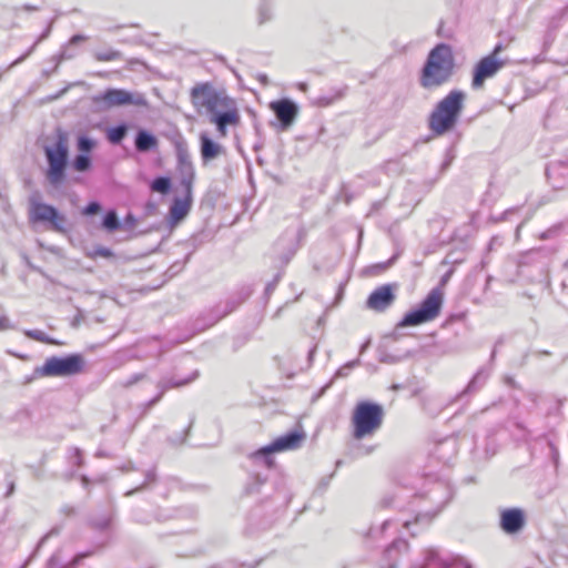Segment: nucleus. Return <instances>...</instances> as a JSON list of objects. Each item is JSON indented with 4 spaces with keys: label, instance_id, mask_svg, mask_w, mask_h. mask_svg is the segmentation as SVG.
Segmentation results:
<instances>
[{
    "label": "nucleus",
    "instance_id": "obj_1",
    "mask_svg": "<svg viewBox=\"0 0 568 568\" xmlns=\"http://www.w3.org/2000/svg\"><path fill=\"white\" fill-rule=\"evenodd\" d=\"M455 70V57L449 44L438 43L428 53L422 68L419 84L424 89L438 88L450 81Z\"/></svg>",
    "mask_w": 568,
    "mask_h": 568
},
{
    "label": "nucleus",
    "instance_id": "obj_2",
    "mask_svg": "<svg viewBox=\"0 0 568 568\" xmlns=\"http://www.w3.org/2000/svg\"><path fill=\"white\" fill-rule=\"evenodd\" d=\"M466 97L464 91L455 89L435 104L427 119L428 129L435 135H444L457 125Z\"/></svg>",
    "mask_w": 568,
    "mask_h": 568
},
{
    "label": "nucleus",
    "instance_id": "obj_3",
    "mask_svg": "<svg viewBox=\"0 0 568 568\" xmlns=\"http://www.w3.org/2000/svg\"><path fill=\"white\" fill-rule=\"evenodd\" d=\"M384 409L382 405L372 402H359L352 416L353 436L363 439L373 436L382 426Z\"/></svg>",
    "mask_w": 568,
    "mask_h": 568
},
{
    "label": "nucleus",
    "instance_id": "obj_4",
    "mask_svg": "<svg viewBox=\"0 0 568 568\" xmlns=\"http://www.w3.org/2000/svg\"><path fill=\"white\" fill-rule=\"evenodd\" d=\"M44 155L48 163L45 179L51 186L58 187L65 180L69 160L68 140L64 132L59 131L55 143L44 148Z\"/></svg>",
    "mask_w": 568,
    "mask_h": 568
},
{
    "label": "nucleus",
    "instance_id": "obj_5",
    "mask_svg": "<svg viewBox=\"0 0 568 568\" xmlns=\"http://www.w3.org/2000/svg\"><path fill=\"white\" fill-rule=\"evenodd\" d=\"M193 106L200 113L204 110L206 113L219 109H227L233 104V100L227 97L224 90H217L211 82L196 83L190 92Z\"/></svg>",
    "mask_w": 568,
    "mask_h": 568
},
{
    "label": "nucleus",
    "instance_id": "obj_6",
    "mask_svg": "<svg viewBox=\"0 0 568 568\" xmlns=\"http://www.w3.org/2000/svg\"><path fill=\"white\" fill-rule=\"evenodd\" d=\"M444 294L439 288H433L422 301L418 307L407 312L398 327L418 326L420 324L435 320L442 311Z\"/></svg>",
    "mask_w": 568,
    "mask_h": 568
},
{
    "label": "nucleus",
    "instance_id": "obj_7",
    "mask_svg": "<svg viewBox=\"0 0 568 568\" xmlns=\"http://www.w3.org/2000/svg\"><path fill=\"white\" fill-rule=\"evenodd\" d=\"M304 439V432L291 430L287 434L273 440L270 445H266L252 453L251 458L254 462L263 463L267 468H272L274 466V459L272 456L274 453L296 449L302 445Z\"/></svg>",
    "mask_w": 568,
    "mask_h": 568
},
{
    "label": "nucleus",
    "instance_id": "obj_8",
    "mask_svg": "<svg viewBox=\"0 0 568 568\" xmlns=\"http://www.w3.org/2000/svg\"><path fill=\"white\" fill-rule=\"evenodd\" d=\"M92 102L100 110L123 105L149 106V102L143 93L114 88L106 89L104 92L92 97Z\"/></svg>",
    "mask_w": 568,
    "mask_h": 568
},
{
    "label": "nucleus",
    "instance_id": "obj_9",
    "mask_svg": "<svg viewBox=\"0 0 568 568\" xmlns=\"http://www.w3.org/2000/svg\"><path fill=\"white\" fill-rule=\"evenodd\" d=\"M426 497L433 505L432 508L418 507L414 521L406 520L404 527L409 529L412 525L420 524L427 526L443 510L452 498L450 490L443 484L434 485L427 493Z\"/></svg>",
    "mask_w": 568,
    "mask_h": 568
},
{
    "label": "nucleus",
    "instance_id": "obj_10",
    "mask_svg": "<svg viewBox=\"0 0 568 568\" xmlns=\"http://www.w3.org/2000/svg\"><path fill=\"white\" fill-rule=\"evenodd\" d=\"M513 40L514 38H509L507 44L498 42L490 54L481 58L476 63L471 78V88L474 90L481 89L485 84V81L496 75L497 72L505 65L506 62L501 59H498V54L503 52Z\"/></svg>",
    "mask_w": 568,
    "mask_h": 568
},
{
    "label": "nucleus",
    "instance_id": "obj_11",
    "mask_svg": "<svg viewBox=\"0 0 568 568\" xmlns=\"http://www.w3.org/2000/svg\"><path fill=\"white\" fill-rule=\"evenodd\" d=\"M84 364L85 362L81 354H69L63 357L51 356L36 372L41 376L48 377L73 376L83 371Z\"/></svg>",
    "mask_w": 568,
    "mask_h": 568
},
{
    "label": "nucleus",
    "instance_id": "obj_12",
    "mask_svg": "<svg viewBox=\"0 0 568 568\" xmlns=\"http://www.w3.org/2000/svg\"><path fill=\"white\" fill-rule=\"evenodd\" d=\"M30 203V221L33 223L48 222L50 229L59 232H65L67 217L61 214L54 206L39 201V195H32Z\"/></svg>",
    "mask_w": 568,
    "mask_h": 568
},
{
    "label": "nucleus",
    "instance_id": "obj_13",
    "mask_svg": "<svg viewBox=\"0 0 568 568\" xmlns=\"http://www.w3.org/2000/svg\"><path fill=\"white\" fill-rule=\"evenodd\" d=\"M175 154L178 159V172L182 187L193 189L195 171L189 152L187 143L180 139L175 142Z\"/></svg>",
    "mask_w": 568,
    "mask_h": 568
},
{
    "label": "nucleus",
    "instance_id": "obj_14",
    "mask_svg": "<svg viewBox=\"0 0 568 568\" xmlns=\"http://www.w3.org/2000/svg\"><path fill=\"white\" fill-rule=\"evenodd\" d=\"M268 106L278 122L277 124L272 123V125H277L281 131L288 130L298 115V105L288 98L272 101Z\"/></svg>",
    "mask_w": 568,
    "mask_h": 568
},
{
    "label": "nucleus",
    "instance_id": "obj_15",
    "mask_svg": "<svg viewBox=\"0 0 568 568\" xmlns=\"http://www.w3.org/2000/svg\"><path fill=\"white\" fill-rule=\"evenodd\" d=\"M395 287L396 286L393 284H385L374 290L366 301L367 308L375 312H384L387 310L396 298L394 293Z\"/></svg>",
    "mask_w": 568,
    "mask_h": 568
},
{
    "label": "nucleus",
    "instance_id": "obj_16",
    "mask_svg": "<svg viewBox=\"0 0 568 568\" xmlns=\"http://www.w3.org/2000/svg\"><path fill=\"white\" fill-rule=\"evenodd\" d=\"M199 376H200V373L196 369L194 372H192V374L190 376L184 377V378L178 377L175 375H172V376L164 375V376H162L159 379L158 384H156V388L159 389V393H158V395L154 398H152L148 403V406L152 407L153 405L159 403L161 400V398L163 397V395L169 389H171V388H180V387L186 386V385L191 384L192 382H194Z\"/></svg>",
    "mask_w": 568,
    "mask_h": 568
},
{
    "label": "nucleus",
    "instance_id": "obj_17",
    "mask_svg": "<svg viewBox=\"0 0 568 568\" xmlns=\"http://www.w3.org/2000/svg\"><path fill=\"white\" fill-rule=\"evenodd\" d=\"M526 525L525 511L520 508H506L500 511L499 526L508 535L518 534Z\"/></svg>",
    "mask_w": 568,
    "mask_h": 568
},
{
    "label": "nucleus",
    "instance_id": "obj_18",
    "mask_svg": "<svg viewBox=\"0 0 568 568\" xmlns=\"http://www.w3.org/2000/svg\"><path fill=\"white\" fill-rule=\"evenodd\" d=\"M192 190L182 187V197H174L170 206V219L172 223L181 222L190 212L192 205Z\"/></svg>",
    "mask_w": 568,
    "mask_h": 568
},
{
    "label": "nucleus",
    "instance_id": "obj_19",
    "mask_svg": "<svg viewBox=\"0 0 568 568\" xmlns=\"http://www.w3.org/2000/svg\"><path fill=\"white\" fill-rule=\"evenodd\" d=\"M200 153L204 164L213 161L224 153V148L213 141L206 132L200 134Z\"/></svg>",
    "mask_w": 568,
    "mask_h": 568
},
{
    "label": "nucleus",
    "instance_id": "obj_20",
    "mask_svg": "<svg viewBox=\"0 0 568 568\" xmlns=\"http://www.w3.org/2000/svg\"><path fill=\"white\" fill-rule=\"evenodd\" d=\"M136 151L145 153L158 146V139L151 132L140 129L134 139Z\"/></svg>",
    "mask_w": 568,
    "mask_h": 568
},
{
    "label": "nucleus",
    "instance_id": "obj_21",
    "mask_svg": "<svg viewBox=\"0 0 568 568\" xmlns=\"http://www.w3.org/2000/svg\"><path fill=\"white\" fill-rule=\"evenodd\" d=\"M240 121V115L237 110L234 108V103L224 109V111L216 110L211 113L210 122H219L222 125H235Z\"/></svg>",
    "mask_w": 568,
    "mask_h": 568
},
{
    "label": "nucleus",
    "instance_id": "obj_22",
    "mask_svg": "<svg viewBox=\"0 0 568 568\" xmlns=\"http://www.w3.org/2000/svg\"><path fill=\"white\" fill-rule=\"evenodd\" d=\"M243 300L241 298H234L231 297L227 301H225L223 304L216 305L212 313H213V321L210 325L216 323L217 321L222 320L233 311H235L239 305L242 303Z\"/></svg>",
    "mask_w": 568,
    "mask_h": 568
},
{
    "label": "nucleus",
    "instance_id": "obj_23",
    "mask_svg": "<svg viewBox=\"0 0 568 568\" xmlns=\"http://www.w3.org/2000/svg\"><path fill=\"white\" fill-rule=\"evenodd\" d=\"M408 544L404 539H395L386 549L385 557L392 562H389L388 568H397V555L402 551H407Z\"/></svg>",
    "mask_w": 568,
    "mask_h": 568
},
{
    "label": "nucleus",
    "instance_id": "obj_24",
    "mask_svg": "<svg viewBox=\"0 0 568 568\" xmlns=\"http://www.w3.org/2000/svg\"><path fill=\"white\" fill-rule=\"evenodd\" d=\"M129 126L121 123L106 130V139L111 144H120L126 136Z\"/></svg>",
    "mask_w": 568,
    "mask_h": 568
},
{
    "label": "nucleus",
    "instance_id": "obj_25",
    "mask_svg": "<svg viewBox=\"0 0 568 568\" xmlns=\"http://www.w3.org/2000/svg\"><path fill=\"white\" fill-rule=\"evenodd\" d=\"M359 363H361L359 358H356L354 361L347 362L345 365L339 367L336 371L333 378L325 386L322 387L318 396L323 395L332 386V384L334 383V381L336 378L346 377L348 375L349 371L353 369L354 367L358 366Z\"/></svg>",
    "mask_w": 568,
    "mask_h": 568
},
{
    "label": "nucleus",
    "instance_id": "obj_26",
    "mask_svg": "<svg viewBox=\"0 0 568 568\" xmlns=\"http://www.w3.org/2000/svg\"><path fill=\"white\" fill-rule=\"evenodd\" d=\"M488 375H489V373L486 372L484 368L479 369L475 374V376L470 379V382L468 383L464 393L476 392L478 388H480L485 384L486 379L488 378Z\"/></svg>",
    "mask_w": 568,
    "mask_h": 568
},
{
    "label": "nucleus",
    "instance_id": "obj_27",
    "mask_svg": "<svg viewBox=\"0 0 568 568\" xmlns=\"http://www.w3.org/2000/svg\"><path fill=\"white\" fill-rule=\"evenodd\" d=\"M93 58L99 62H110L120 60L122 53L114 49L97 50L93 52Z\"/></svg>",
    "mask_w": 568,
    "mask_h": 568
},
{
    "label": "nucleus",
    "instance_id": "obj_28",
    "mask_svg": "<svg viewBox=\"0 0 568 568\" xmlns=\"http://www.w3.org/2000/svg\"><path fill=\"white\" fill-rule=\"evenodd\" d=\"M102 227L110 233L120 229V221L114 210H110L105 213L102 220Z\"/></svg>",
    "mask_w": 568,
    "mask_h": 568
},
{
    "label": "nucleus",
    "instance_id": "obj_29",
    "mask_svg": "<svg viewBox=\"0 0 568 568\" xmlns=\"http://www.w3.org/2000/svg\"><path fill=\"white\" fill-rule=\"evenodd\" d=\"M91 165L92 161L90 155L84 153L77 154L72 161V168L77 172H87L88 170H90Z\"/></svg>",
    "mask_w": 568,
    "mask_h": 568
},
{
    "label": "nucleus",
    "instance_id": "obj_30",
    "mask_svg": "<svg viewBox=\"0 0 568 568\" xmlns=\"http://www.w3.org/2000/svg\"><path fill=\"white\" fill-rule=\"evenodd\" d=\"M444 568H474L473 565L463 556L452 555L449 560H443Z\"/></svg>",
    "mask_w": 568,
    "mask_h": 568
},
{
    "label": "nucleus",
    "instance_id": "obj_31",
    "mask_svg": "<svg viewBox=\"0 0 568 568\" xmlns=\"http://www.w3.org/2000/svg\"><path fill=\"white\" fill-rule=\"evenodd\" d=\"M95 145H97L95 140H93L92 138H90L88 135L80 134L77 138V149H78L79 153L89 154L95 148Z\"/></svg>",
    "mask_w": 568,
    "mask_h": 568
},
{
    "label": "nucleus",
    "instance_id": "obj_32",
    "mask_svg": "<svg viewBox=\"0 0 568 568\" xmlns=\"http://www.w3.org/2000/svg\"><path fill=\"white\" fill-rule=\"evenodd\" d=\"M24 335L31 339L37 341V342L52 344V345H61L60 342L49 337L44 332H42L40 329H28L24 332Z\"/></svg>",
    "mask_w": 568,
    "mask_h": 568
},
{
    "label": "nucleus",
    "instance_id": "obj_33",
    "mask_svg": "<svg viewBox=\"0 0 568 568\" xmlns=\"http://www.w3.org/2000/svg\"><path fill=\"white\" fill-rule=\"evenodd\" d=\"M151 190L161 194H166L171 190V180L166 176H158L151 183Z\"/></svg>",
    "mask_w": 568,
    "mask_h": 568
},
{
    "label": "nucleus",
    "instance_id": "obj_34",
    "mask_svg": "<svg viewBox=\"0 0 568 568\" xmlns=\"http://www.w3.org/2000/svg\"><path fill=\"white\" fill-rule=\"evenodd\" d=\"M51 32V26H49L42 33L41 36L38 38V40L33 43V45L24 53L22 54L21 57H19L18 59H16L10 65H9V69L20 64L22 61H24L34 50V48L37 47V44L39 42H41L42 40L47 39L49 37Z\"/></svg>",
    "mask_w": 568,
    "mask_h": 568
},
{
    "label": "nucleus",
    "instance_id": "obj_35",
    "mask_svg": "<svg viewBox=\"0 0 568 568\" xmlns=\"http://www.w3.org/2000/svg\"><path fill=\"white\" fill-rule=\"evenodd\" d=\"M443 560H449V556L447 558H443L439 551L436 548H429L425 551V566L432 564H437L443 567Z\"/></svg>",
    "mask_w": 568,
    "mask_h": 568
},
{
    "label": "nucleus",
    "instance_id": "obj_36",
    "mask_svg": "<svg viewBox=\"0 0 568 568\" xmlns=\"http://www.w3.org/2000/svg\"><path fill=\"white\" fill-rule=\"evenodd\" d=\"M272 17H273L272 7L266 2L262 3L258 7V11H257L258 24H264V23L268 22L272 19Z\"/></svg>",
    "mask_w": 568,
    "mask_h": 568
},
{
    "label": "nucleus",
    "instance_id": "obj_37",
    "mask_svg": "<svg viewBox=\"0 0 568 568\" xmlns=\"http://www.w3.org/2000/svg\"><path fill=\"white\" fill-rule=\"evenodd\" d=\"M155 477H156V476H155V471H154L153 469H150V470L145 471L143 483H142L140 486H138V487H135V488H133V489L128 490V491L125 493V496H132V495H134V494H136V493L141 491V490H142L144 487H146L150 483L155 481Z\"/></svg>",
    "mask_w": 568,
    "mask_h": 568
},
{
    "label": "nucleus",
    "instance_id": "obj_38",
    "mask_svg": "<svg viewBox=\"0 0 568 568\" xmlns=\"http://www.w3.org/2000/svg\"><path fill=\"white\" fill-rule=\"evenodd\" d=\"M265 479L261 476H254L245 486V493L252 495L258 493L260 487L264 484Z\"/></svg>",
    "mask_w": 568,
    "mask_h": 568
},
{
    "label": "nucleus",
    "instance_id": "obj_39",
    "mask_svg": "<svg viewBox=\"0 0 568 568\" xmlns=\"http://www.w3.org/2000/svg\"><path fill=\"white\" fill-rule=\"evenodd\" d=\"M88 256L91 258H95V257L111 258L114 256V253L105 246H95L92 250V252L88 254Z\"/></svg>",
    "mask_w": 568,
    "mask_h": 568
},
{
    "label": "nucleus",
    "instance_id": "obj_40",
    "mask_svg": "<svg viewBox=\"0 0 568 568\" xmlns=\"http://www.w3.org/2000/svg\"><path fill=\"white\" fill-rule=\"evenodd\" d=\"M398 498L397 493H388L383 496V498L379 500V506L382 508H390L395 506L396 499Z\"/></svg>",
    "mask_w": 568,
    "mask_h": 568
},
{
    "label": "nucleus",
    "instance_id": "obj_41",
    "mask_svg": "<svg viewBox=\"0 0 568 568\" xmlns=\"http://www.w3.org/2000/svg\"><path fill=\"white\" fill-rule=\"evenodd\" d=\"M91 555V551L79 552L73 557V559L68 565L63 566L62 568H73L78 566L81 562V560H83L87 557H90Z\"/></svg>",
    "mask_w": 568,
    "mask_h": 568
},
{
    "label": "nucleus",
    "instance_id": "obj_42",
    "mask_svg": "<svg viewBox=\"0 0 568 568\" xmlns=\"http://www.w3.org/2000/svg\"><path fill=\"white\" fill-rule=\"evenodd\" d=\"M101 211V205L99 202L92 201L90 202L84 209L83 214L84 215H94L98 214Z\"/></svg>",
    "mask_w": 568,
    "mask_h": 568
},
{
    "label": "nucleus",
    "instance_id": "obj_43",
    "mask_svg": "<svg viewBox=\"0 0 568 568\" xmlns=\"http://www.w3.org/2000/svg\"><path fill=\"white\" fill-rule=\"evenodd\" d=\"M190 256H191V253H189L186 256H185V260L184 262L182 263H179V262H175L173 263L170 268H169V272L171 273V275H175L178 274L183 267L184 265L187 263V261L190 260Z\"/></svg>",
    "mask_w": 568,
    "mask_h": 568
},
{
    "label": "nucleus",
    "instance_id": "obj_44",
    "mask_svg": "<svg viewBox=\"0 0 568 568\" xmlns=\"http://www.w3.org/2000/svg\"><path fill=\"white\" fill-rule=\"evenodd\" d=\"M145 378V374L143 373H136L132 375L124 384V387H131L132 385L136 384L138 382Z\"/></svg>",
    "mask_w": 568,
    "mask_h": 568
},
{
    "label": "nucleus",
    "instance_id": "obj_45",
    "mask_svg": "<svg viewBox=\"0 0 568 568\" xmlns=\"http://www.w3.org/2000/svg\"><path fill=\"white\" fill-rule=\"evenodd\" d=\"M74 52L69 51L68 48H63L60 54L57 57L58 63H60L63 60H70L74 58Z\"/></svg>",
    "mask_w": 568,
    "mask_h": 568
},
{
    "label": "nucleus",
    "instance_id": "obj_46",
    "mask_svg": "<svg viewBox=\"0 0 568 568\" xmlns=\"http://www.w3.org/2000/svg\"><path fill=\"white\" fill-rule=\"evenodd\" d=\"M40 8L32 4H23L22 7H14L12 8V11L17 14L20 10H24L28 12H34L38 11Z\"/></svg>",
    "mask_w": 568,
    "mask_h": 568
},
{
    "label": "nucleus",
    "instance_id": "obj_47",
    "mask_svg": "<svg viewBox=\"0 0 568 568\" xmlns=\"http://www.w3.org/2000/svg\"><path fill=\"white\" fill-rule=\"evenodd\" d=\"M110 525V519L109 518H103L101 520H95L93 521V526L99 529V530H104L109 527Z\"/></svg>",
    "mask_w": 568,
    "mask_h": 568
},
{
    "label": "nucleus",
    "instance_id": "obj_48",
    "mask_svg": "<svg viewBox=\"0 0 568 568\" xmlns=\"http://www.w3.org/2000/svg\"><path fill=\"white\" fill-rule=\"evenodd\" d=\"M88 39L87 36H83V34H74L73 37L70 38L69 42H68V45H75V44H79L80 42H83Z\"/></svg>",
    "mask_w": 568,
    "mask_h": 568
},
{
    "label": "nucleus",
    "instance_id": "obj_49",
    "mask_svg": "<svg viewBox=\"0 0 568 568\" xmlns=\"http://www.w3.org/2000/svg\"><path fill=\"white\" fill-rule=\"evenodd\" d=\"M73 457H74V464L78 467H81L83 465V457H82V453L79 448L73 449Z\"/></svg>",
    "mask_w": 568,
    "mask_h": 568
},
{
    "label": "nucleus",
    "instance_id": "obj_50",
    "mask_svg": "<svg viewBox=\"0 0 568 568\" xmlns=\"http://www.w3.org/2000/svg\"><path fill=\"white\" fill-rule=\"evenodd\" d=\"M59 534V529L53 528L48 534H45L39 541L38 547H41L50 537Z\"/></svg>",
    "mask_w": 568,
    "mask_h": 568
},
{
    "label": "nucleus",
    "instance_id": "obj_51",
    "mask_svg": "<svg viewBox=\"0 0 568 568\" xmlns=\"http://www.w3.org/2000/svg\"><path fill=\"white\" fill-rule=\"evenodd\" d=\"M11 328L10 321L7 316L0 317V331L9 329Z\"/></svg>",
    "mask_w": 568,
    "mask_h": 568
},
{
    "label": "nucleus",
    "instance_id": "obj_52",
    "mask_svg": "<svg viewBox=\"0 0 568 568\" xmlns=\"http://www.w3.org/2000/svg\"><path fill=\"white\" fill-rule=\"evenodd\" d=\"M278 280H280V275H276L274 281L266 285L265 291H266L267 294L271 293L275 288L276 283L278 282Z\"/></svg>",
    "mask_w": 568,
    "mask_h": 568
},
{
    "label": "nucleus",
    "instance_id": "obj_53",
    "mask_svg": "<svg viewBox=\"0 0 568 568\" xmlns=\"http://www.w3.org/2000/svg\"><path fill=\"white\" fill-rule=\"evenodd\" d=\"M59 565V558L57 555L51 556L49 559V568H55Z\"/></svg>",
    "mask_w": 568,
    "mask_h": 568
},
{
    "label": "nucleus",
    "instance_id": "obj_54",
    "mask_svg": "<svg viewBox=\"0 0 568 568\" xmlns=\"http://www.w3.org/2000/svg\"><path fill=\"white\" fill-rule=\"evenodd\" d=\"M452 274H453V270H449L448 272H446V273L442 276V278H440V284H442V285H445V284L449 281V278H450Z\"/></svg>",
    "mask_w": 568,
    "mask_h": 568
},
{
    "label": "nucleus",
    "instance_id": "obj_55",
    "mask_svg": "<svg viewBox=\"0 0 568 568\" xmlns=\"http://www.w3.org/2000/svg\"><path fill=\"white\" fill-rule=\"evenodd\" d=\"M213 123L216 125V129H217V131L220 132V134H221L222 136H224V135L226 134V126H227V125H222V124H221V123H219V122H213Z\"/></svg>",
    "mask_w": 568,
    "mask_h": 568
},
{
    "label": "nucleus",
    "instance_id": "obj_56",
    "mask_svg": "<svg viewBox=\"0 0 568 568\" xmlns=\"http://www.w3.org/2000/svg\"><path fill=\"white\" fill-rule=\"evenodd\" d=\"M14 491V483L11 481L8 487L7 496H11Z\"/></svg>",
    "mask_w": 568,
    "mask_h": 568
},
{
    "label": "nucleus",
    "instance_id": "obj_57",
    "mask_svg": "<svg viewBox=\"0 0 568 568\" xmlns=\"http://www.w3.org/2000/svg\"><path fill=\"white\" fill-rule=\"evenodd\" d=\"M33 476L37 480H40L42 478V473L40 470L34 469Z\"/></svg>",
    "mask_w": 568,
    "mask_h": 568
},
{
    "label": "nucleus",
    "instance_id": "obj_58",
    "mask_svg": "<svg viewBox=\"0 0 568 568\" xmlns=\"http://www.w3.org/2000/svg\"><path fill=\"white\" fill-rule=\"evenodd\" d=\"M81 481L83 484L84 487H87L89 485V478L85 476V475H82L81 476Z\"/></svg>",
    "mask_w": 568,
    "mask_h": 568
},
{
    "label": "nucleus",
    "instance_id": "obj_59",
    "mask_svg": "<svg viewBox=\"0 0 568 568\" xmlns=\"http://www.w3.org/2000/svg\"><path fill=\"white\" fill-rule=\"evenodd\" d=\"M316 352V347H313L310 353H308V361L312 362L313 361V357H314V354Z\"/></svg>",
    "mask_w": 568,
    "mask_h": 568
},
{
    "label": "nucleus",
    "instance_id": "obj_60",
    "mask_svg": "<svg viewBox=\"0 0 568 568\" xmlns=\"http://www.w3.org/2000/svg\"><path fill=\"white\" fill-rule=\"evenodd\" d=\"M369 342H366L364 343L362 346H361V349H359V353L363 354L365 352V349L367 348Z\"/></svg>",
    "mask_w": 568,
    "mask_h": 568
},
{
    "label": "nucleus",
    "instance_id": "obj_61",
    "mask_svg": "<svg viewBox=\"0 0 568 568\" xmlns=\"http://www.w3.org/2000/svg\"><path fill=\"white\" fill-rule=\"evenodd\" d=\"M453 158H449L447 161L444 162L443 169H447L450 165Z\"/></svg>",
    "mask_w": 568,
    "mask_h": 568
},
{
    "label": "nucleus",
    "instance_id": "obj_62",
    "mask_svg": "<svg viewBox=\"0 0 568 568\" xmlns=\"http://www.w3.org/2000/svg\"><path fill=\"white\" fill-rule=\"evenodd\" d=\"M394 260H395V256L392 257L387 263L383 264L382 267L386 268L387 266H389L394 262Z\"/></svg>",
    "mask_w": 568,
    "mask_h": 568
},
{
    "label": "nucleus",
    "instance_id": "obj_63",
    "mask_svg": "<svg viewBox=\"0 0 568 568\" xmlns=\"http://www.w3.org/2000/svg\"><path fill=\"white\" fill-rule=\"evenodd\" d=\"M260 81L263 82L264 84H266L267 83V77L265 74H262L260 77Z\"/></svg>",
    "mask_w": 568,
    "mask_h": 568
},
{
    "label": "nucleus",
    "instance_id": "obj_64",
    "mask_svg": "<svg viewBox=\"0 0 568 568\" xmlns=\"http://www.w3.org/2000/svg\"><path fill=\"white\" fill-rule=\"evenodd\" d=\"M495 356H496V348H494V351L491 352L490 359L494 361Z\"/></svg>",
    "mask_w": 568,
    "mask_h": 568
}]
</instances>
